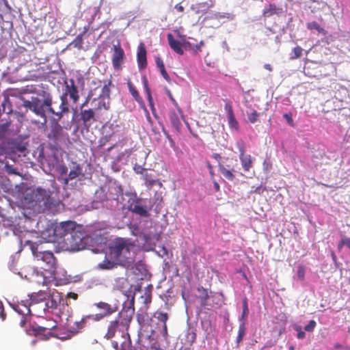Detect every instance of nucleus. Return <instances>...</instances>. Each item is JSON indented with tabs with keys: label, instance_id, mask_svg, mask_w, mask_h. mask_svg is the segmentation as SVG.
<instances>
[{
	"label": "nucleus",
	"instance_id": "1",
	"mask_svg": "<svg viewBox=\"0 0 350 350\" xmlns=\"http://www.w3.org/2000/svg\"><path fill=\"white\" fill-rule=\"evenodd\" d=\"M49 189L38 187L27 193L25 201L29 208L34 213L49 212L55 214L62 205L60 200L51 196Z\"/></svg>",
	"mask_w": 350,
	"mask_h": 350
},
{
	"label": "nucleus",
	"instance_id": "2",
	"mask_svg": "<svg viewBox=\"0 0 350 350\" xmlns=\"http://www.w3.org/2000/svg\"><path fill=\"white\" fill-rule=\"evenodd\" d=\"M136 245L130 239L116 238L109 246L108 257L118 265L129 266L135 260Z\"/></svg>",
	"mask_w": 350,
	"mask_h": 350
},
{
	"label": "nucleus",
	"instance_id": "3",
	"mask_svg": "<svg viewBox=\"0 0 350 350\" xmlns=\"http://www.w3.org/2000/svg\"><path fill=\"white\" fill-rule=\"evenodd\" d=\"M77 228L75 221L68 220L59 223L52 224L51 228H47L41 231V237L48 243H64L66 237H68L71 232H73Z\"/></svg>",
	"mask_w": 350,
	"mask_h": 350
},
{
	"label": "nucleus",
	"instance_id": "4",
	"mask_svg": "<svg viewBox=\"0 0 350 350\" xmlns=\"http://www.w3.org/2000/svg\"><path fill=\"white\" fill-rule=\"evenodd\" d=\"M43 100L37 96H32L31 100H23V107L34 113L46 122V113H53L52 107L53 98L50 93L44 92Z\"/></svg>",
	"mask_w": 350,
	"mask_h": 350
},
{
	"label": "nucleus",
	"instance_id": "5",
	"mask_svg": "<svg viewBox=\"0 0 350 350\" xmlns=\"http://www.w3.org/2000/svg\"><path fill=\"white\" fill-rule=\"evenodd\" d=\"M30 248L34 258L40 262V267L50 273L55 271L57 260L53 252L42 251L39 249V245L36 243H30Z\"/></svg>",
	"mask_w": 350,
	"mask_h": 350
},
{
	"label": "nucleus",
	"instance_id": "6",
	"mask_svg": "<svg viewBox=\"0 0 350 350\" xmlns=\"http://www.w3.org/2000/svg\"><path fill=\"white\" fill-rule=\"evenodd\" d=\"M132 319V317L126 315L125 318L123 319H121L120 313L118 314V316L114 319L109 321L107 325L106 332L104 335V338L106 340H111L116 336L117 333H121L122 340L119 342V345L122 341H123V334H129L127 332H124L122 329H128L129 327V324Z\"/></svg>",
	"mask_w": 350,
	"mask_h": 350
},
{
	"label": "nucleus",
	"instance_id": "7",
	"mask_svg": "<svg viewBox=\"0 0 350 350\" xmlns=\"http://www.w3.org/2000/svg\"><path fill=\"white\" fill-rule=\"evenodd\" d=\"M94 306L100 312L91 314L92 322H100L105 318H108L119 310L118 304H110L105 301H100L94 304Z\"/></svg>",
	"mask_w": 350,
	"mask_h": 350
},
{
	"label": "nucleus",
	"instance_id": "8",
	"mask_svg": "<svg viewBox=\"0 0 350 350\" xmlns=\"http://www.w3.org/2000/svg\"><path fill=\"white\" fill-rule=\"evenodd\" d=\"M83 234L81 232L74 230L64 240V246L66 250L72 251H78L83 247Z\"/></svg>",
	"mask_w": 350,
	"mask_h": 350
},
{
	"label": "nucleus",
	"instance_id": "9",
	"mask_svg": "<svg viewBox=\"0 0 350 350\" xmlns=\"http://www.w3.org/2000/svg\"><path fill=\"white\" fill-rule=\"evenodd\" d=\"M92 321V315L88 314L83 316L81 319L75 321H68L67 327L68 330L72 333H79L81 329L89 325Z\"/></svg>",
	"mask_w": 350,
	"mask_h": 350
},
{
	"label": "nucleus",
	"instance_id": "10",
	"mask_svg": "<svg viewBox=\"0 0 350 350\" xmlns=\"http://www.w3.org/2000/svg\"><path fill=\"white\" fill-rule=\"evenodd\" d=\"M57 323L55 321H52L51 326H40L36 325L33 327V331L34 334L37 337H40L42 340H48L52 336V330L56 328Z\"/></svg>",
	"mask_w": 350,
	"mask_h": 350
},
{
	"label": "nucleus",
	"instance_id": "11",
	"mask_svg": "<svg viewBox=\"0 0 350 350\" xmlns=\"http://www.w3.org/2000/svg\"><path fill=\"white\" fill-rule=\"evenodd\" d=\"M65 97L72 100L74 104H77L79 100V94L77 87L75 85V81L72 79L69 80V83L65 81V90L64 92L61 94Z\"/></svg>",
	"mask_w": 350,
	"mask_h": 350
},
{
	"label": "nucleus",
	"instance_id": "12",
	"mask_svg": "<svg viewBox=\"0 0 350 350\" xmlns=\"http://www.w3.org/2000/svg\"><path fill=\"white\" fill-rule=\"evenodd\" d=\"M59 98L61 103L59 106V111H56L53 109V113H51V114L57 117V120H60L64 115L70 112V104L68 98L60 95Z\"/></svg>",
	"mask_w": 350,
	"mask_h": 350
},
{
	"label": "nucleus",
	"instance_id": "13",
	"mask_svg": "<svg viewBox=\"0 0 350 350\" xmlns=\"http://www.w3.org/2000/svg\"><path fill=\"white\" fill-rule=\"evenodd\" d=\"M239 159L241 162L242 167L245 172H248L252 167L254 159L250 154H245V147L243 144L239 146Z\"/></svg>",
	"mask_w": 350,
	"mask_h": 350
},
{
	"label": "nucleus",
	"instance_id": "14",
	"mask_svg": "<svg viewBox=\"0 0 350 350\" xmlns=\"http://www.w3.org/2000/svg\"><path fill=\"white\" fill-rule=\"evenodd\" d=\"M124 53L120 46H113V53L112 56V63L115 69L119 70L123 62Z\"/></svg>",
	"mask_w": 350,
	"mask_h": 350
},
{
	"label": "nucleus",
	"instance_id": "15",
	"mask_svg": "<svg viewBox=\"0 0 350 350\" xmlns=\"http://www.w3.org/2000/svg\"><path fill=\"white\" fill-rule=\"evenodd\" d=\"M49 297V295L45 291H39L38 293H33L29 295V303L31 304V307L34 308L38 304H42L46 300V298Z\"/></svg>",
	"mask_w": 350,
	"mask_h": 350
},
{
	"label": "nucleus",
	"instance_id": "16",
	"mask_svg": "<svg viewBox=\"0 0 350 350\" xmlns=\"http://www.w3.org/2000/svg\"><path fill=\"white\" fill-rule=\"evenodd\" d=\"M80 119L85 127H90L92 122L96 121L95 113L93 109H82L80 113Z\"/></svg>",
	"mask_w": 350,
	"mask_h": 350
},
{
	"label": "nucleus",
	"instance_id": "17",
	"mask_svg": "<svg viewBox=\"0 0 350 350\" xmlns=\"http://www.w3.org/2000/svg\"><path fill=\"white\" fill-rule=\"evenodd\" d=\"M137 60L139 69H144L147 66L146 49L144 43L138 46Z\"/></svg>",
	"mask_w": 350,
	"mask_h": 350
},
{
	"label": "nucleus",
	"instance_id": "18",
	"mask_svg": "<svg viewBox=\"0 0 350 350\" xmlns=\"http://www.w3.org/2000/svg\"><path fill=\"white\" fill-rule=\"evenodd\" d=\"M31 304L29 300H22L13 306L14 310L22 316H29L31 314Z\"/></svg>",
	"mask_w": 350,
	"mask_h": 350
},
{
	"label": "nucleus",
	"instance_id": "19",
	"mask_svg": "<svg viewBox=\"0 0 350 350\" xmlns=\"http://www.w3.org/2000/svg\"><path fill=\"white\" fill-rule=\"evenodd\" d=\"M122 336L124 340L120 342V347L118 341H113L111 342L113 348L116 350H131L132 345L129 334H123Z\"/></svg>",
	"mask_w": 350,
	"mask_h": 350
},
{
	"label": "nucleus",
	"instance_id": "20",
	"mask_svg": "<svg viewBox=\"0 0 350 350\" xmlns=\"http://www.w3.org/2000/svg\"><path fill=\"white\" fill-rule=\"evenodd\" d=\"M154 317L158 320V321L162 323L163 336H167V327L166 323L168 320L167 313L161 311H156L154 314Z\"/></svg>",
	"mask_w": 350,
	"mask_h": 350
},
{
	"label": "nucleus",
	"instance_id": "21",
	"mask_svg": "<svg viewBox=\"0 0 350 350\" xmlns=\"http://www.w3.org/2000/svg\"><path fill=\"white\" fill-rule=\"evenodd\" d=\"M167 38L169 45L172 50H174L178 55H183L184 53L181 42L177 40H175L172 33H168Z\"/></svg>",
	"mask_w": 350,
	"mask_h": 350
},
{
	"label": "nucleus",
	"instance_id": "22",
	"mask_svg": "<svg viewBox=\"0 0 350 350\" xmlns=\"http://www.w3.org/2000/svg\"><path fill=\"white\" fill-rule=\"evenodd\" d=\"M179 113H176L174 110H170L169 112V119L170 123L173 128L177 131H180L182 126L179 118ZM180 115L183 116V113Z\"/></svg>",
	"mask_w": 350,
	"mask_h": 350
},
{
	"label": "nucleus",
	"instance_id": "23",
	"mask_svg": "<svg viewBox=\"0 0 350 350\" xmlns=\"http://www.w3.org/2000/svg\"><path fill=\"white\" fill-rule=\"evenodd\" d=\"M282 10V8H278L274 3H269L268 7L264 9L262 16L265 18L269 17L274 14H280Z\"/></svg>",
	"mask_w": 350,
	"mask_h": 350
},
{
	"label": "nucleus",
	"instance_id": "24",
	"mask_svg": "<svg viewBox=\"0 0 350 350\" xmlns=\"http://www.w3.org/2000/svg\"><path fill=\"white\" fill-rule=\"evenodd\" d=\"M58 303H59V301L57 300L56 298H55L53 296L49 297V296L46 298V300L45 301V302L42 304V306H40V308H42L43 311L45 312V310L46 309H49V308L55 309V308H57V307L58 306Z\"/></svg>",
	"mask_w": 350,
	"mask_h": 350
},
{
	"label": "nucleus",
	"instance_id": "25",
	"mask_svg": "<svg viewBox=\"0 0 350 350\" xmlns=\"http://www.w3.org/2000/svg\"><path fill=\"white\" fill-rule=\"evenodd\" d=\"M152 286L149 285L144 289V293L140 297L146 306H148L152 301Z\"/></svg>",
	"mask_w": 350,
	"mask_h": 350
},
{
	"label": "nucleus",
	"instance_id": "26",
	"mask_svg": "<svg viewBox=\"0 0 350 350\" xmlns=\"http://www.w3.org/2000/svg\"><path fill=\"white\" fill-rule=\"evenodd\" d=\"M82 174V168L79 164L73 163L72 168L68 174V177L66 178V182L68 180H73L77 178L79 175Z\"/></svg>",
	"mask_w": 350,
	"mask_h": 350
},
{
	"label": "nucleus",
	"instance_id": "27",
	"mask_svg": "<svg viewBox=\"0 0 350 350\" xmlns=\"http://www.w3.org/2000/svg\"><path fill=\"white\" fill-rule=\"evenodd\" d=\"M198 291L200 293V295L198 297L200 306L202 307H205L207 305V301L209 298L208 291L203 287L198 288Z\"/></svg>",
	"mask_w": 350,
	"mask_h": 350
},
{
	"label": "nucleus",
	"instance_id": "28",
	"mask_svg": "<svg viewBox=\"0 0 350 350\" xmlns=\"http://www.w3.org/2000/svg\"><path fill=\"white\" fill-rule=\"evenodd\" d=\"M117 262L114 259H111L108 257V254L106 256L105 260L99 264V267L102 269H111L115 267Z\"/></svg>",
	"mask_w": 350,
	"mask_h": 350
},
{
	"label": "nucleus",
	"instance_id": "29",
	"mask_svg": "<svg viewBox=\"0 0 350 350\" xmlns=\"http://www.w3.org/2000/svg\"><path fill=\"white\" fill-rule=\"evenodd\" d=\"M127 86L130 93L135 98V100L139 104L143 103V100L140 96L138 91L136 90V88L134 87V85H133L132 82L130 80H129L127 82Z\"/></svg>",
	"mask_w": 350,
	"mask_h": 350
},
{
	"label": "nucleus",
	"instance_id": "30",
	"mask_svg": "<svg viewBox=\"0 0 350 350\" xmlns=\"http://www.w3.org/2000/svg\"><path fill=\"white\" fill-rule=\"evenodd\" d=\"M142 83L144 85V88L147 94V98L149 103V105H152L154 104L153 98L152 97L151 91L148 86V80L146 76H143L142 77Z\"/></svg>",
	"mask_w": 350,
	"mask_h": 350
},
{
	"label": "nucleus",
	"instance_id": "31",
	"mask_svg": "<svg viewBox=\"0 0 350 350\" xmlns=\"http://www.w3.org/2000/svg\"><path fill=\"white\" fill-rule=\"evenodd\" d=\"M105 100V98H100V97H98V98H94L93 100V102L97 101L96 107H95V109L96 110H100L102 109L108 110L109 109V102H106Z\"/></svg>",
	"mask_w": 350,
	"mask_h": 350
},
{
	"label": "nucleus",
	"instance_id": "32",
	"mask_svg": "<svg viewBox=\"0 0 350 350\" xmlns=\"http://www.w3.org/2000/svg\"><path fill=\"white\" fill-rule=\"evenodd\" d=\"M228 123L230 129L236 131H239V124L234 114L228 116Z\"/></svg>",
	"mask_w": 350,
	"mask_h": 350
},
{
	"label": "nucleus",
	"instance_id": "33",
	"mask_svg": "<svg viewBox=\"0 0 350 350\" xmlns=\"http://www.w3.org/2000/svg\"><path fill=\"white\" fill-rule=\"evenodd\" d=\"M131 211L142 216V217H147L148 216V211L146 209L145 207L141 206V205H139V204H135L133 205V206L131 208Z\"/></svg>",
	"mask_w": 350,
	"mask_h": 350
},
{
	"label": "nucleus",
	"instance_id": "34",
	"mask_svg": "<svg viewBox=\"0 0 350 350\" xmlns=\"http://www.w3.org/2000/svg\"><path fill=\"white\" fill-rule=\"evenodd\" d=\"M245 331H246L245 325V323L243 322L239 326L238 335H237V340H236V342L238 346L239 345L240 342L243 340L244 336L245 334Z\"/></svg>",
	"mask_w": 350,
	"mask_h": 350
},
{
	"label": "nucleus",
	"instance_id": "35",
	"mask_svg": "<svg viewBox=\"0 0 350 350\" xmlns=\"http://www.w3.org/2000/svg\"><path fill=\"white\" fill-rule=\"evenodd\" d=\"M219 170L222 174V175L228 180H234V175L232 174L231 171L227 170L222 164H219Z\"/></svg>",
	"mask_w": 350,
	"mask_h": 350
},
{
	"label": "nucleus",
	"instance_id": "36",
	"mask_svg": "<svg viewBox=\"0 0 350 350\" xmlns=\"http://www.w3.org/2000/svg\"><path fill=\"white\" fill-rule=\"evenodd\" d=\"M111 82L109 81L108 84H105V85H103V87L102 88V90H101V92L98 97H100V98H105L107 100H109L110 98L111 90H110L109 86L111 85Z\"/></svg>",
	"mask_w": 350,
	"mask_h": 350
},
{
	"label": "nucleus",
	"instance_id": "37",
	"mask_svg": "<svg viewBox=\"0 0 350 350\" xmlns=\"http://www.w3.org/2000/svg\"><path fill=\"white\" fill-rule=\"evenodd\" d=\"M11 123L12 122L10 120L7 121L3 124H0V139H3L5 136L11 125Z\"/></svg>",
	"mask_w": 350,
	"mask_h": 350
},
{
	"label": "nucleus",
	"instance_id": "38",
	"mask_svg": "<svg viewBox=\"0 0 350 350\" xmlns=\"http://www.w3.org/2000/svg\"><path fill=\"white\" fill-rule=\"evenodd\" d=\"M306 27L310 30L315 29L319 33L324 32V29L316 21L308 23Z\"/></svg>",
	"mask_w": 350,
	"mask_h": 350
},
{
	"label": "nucleus",
	"instance_id": "39",
	"mask_svg": "<svg viewBox=\"0 0 350 350\" xmlns=\"http://www.w3.org/2000/svg\"><path fill=\"white\" fill-rule=\"evenodd\" d=\"M258 118L259 113L256 110H253L251 113H247L248 121L252 124L256 122Z\"/></svg>",
	"mask_w": 350,
	"mask_h": 350
},
{
	"label": "nucleus",
	"instance_id": "40",
	"mask_svg": "<svg viewBox=\"0 0 350 350\" xmlns=\"http://www.w3.org/2000/svg\"><path fill=\"white\" fill-rule=\"evenodd\" d=\"M344 245H346L350 249V238L347 237H342L340 241L338 244V249L340 250Z\"/></svg>",
	"mask_w": 350,
	"mask_h": 350
},
{
	"label": "nucleus",
	"instance_id": "41",
	"mask_svg": "<svg viewBox=\"0 0 350 350\" xmlns=\"http://www.w3.org/2000/svg\"><path fill=\"white\" fill-rule=\"evenodd\" d=\"M142 175L147 186H152L156 183L157 181L155 180L150 178L151 176L148 173L147 170H146V172H144Z\"/></svg>",
	"mask_w": 350,
	"mask_h": 350
},
{
	"label": "nucleus",
	"instance_id": "42",
	"mask_svg": "<svg viewBox=\"0 0 350 350\" xmlns=\"http://www.w3.org/2000/svg\"><path fill=\"white\" fill-rule=\"evenodd\" d=\"M302 48L299 46L295 47L293 49V55L291 57V59H295L300 57L302 55Z\"/></svg>",
	"mask_w": 350,
	"mask_h": 350
},
{
	"label": "nucleus",
	"instance_id": "43",
	"mask_svg": "<svg viewBox=\"0 0 350 350\" xmlns=\"http://www.w3.org/2000/svg\"><path fill=\"white\" fill-rule=\"evenodd\" d=\"M306 269L304 265H299L297 268V275L299 280H304L305 278Z\"/></svg>",
	"mask_w": 350,
	"mask_h": 350
},
{
	"label": "nucleus",
	"instance_id": "44",
	"mask_svg": "<svg viewBox=\"0 0 350 350\" xmlns=\"http://www.w3.org/2000/svg\"><path fill=\"white\" fill-rule=\"evenodd\" d=\"M249 312L247 298H245L243 301V312L241 319H245Z\"/></svg>",
	"mask_w": 350,
	"mask_h": 350
},
{
	"label": "nucleus",
	"instance_id": "45",
	"mask_svg": "<svg viewBox=\"0 0 350 350\" xmlns=\"http://www.w3.org/2000/svg\"><path fill=\"white\" fill-rule=\"evenodd\" d=\"M187 339L188 342H189L191 345L193 344L196 339V334L193 331H189L187 334Z\"/></svg>",
	"mask_w": 350,
	"mask_h": 350
},
{
	"label": "nucleus",
	"instance_id": "46",
	"mask_svg": "<svg viewBox=\"0 0 350 350\" xmlns=\"http://www.w3.org/2000/svg\"><path fill=\"white\" fill-rule=\"evenodd\" d=\"M316 325H317L316 321L314 320H310L309 321L308 324L304 327V329L306 332H311L314 329Z\"/></svg>",
	"mask_w": 350,
	"mask_h": 350
},
{
	"label": "nucleus",
	"instance_id": "47",
	"mask_svg": "<svg viewBox=\"0 0 350 350\" xmlns=\"http://www.w3.org/2000/svg\"><path fill=\"white\" fill-rule=\"evenodd\" d=\"M72 44L75 47L78 49H81L83 46V39L81 36H78L73 41Z\"/></svg>",
	"mask_w": 350,
	"mask_h": 350
},
{
	"label": "nucleus",
	"instance_id": "48",
	"mask_svg": "<svg viewBox=\"0 0 350 350\" xmlns=\"http://www.w3.org/2000/svg\"><path fill=\"white\" fill-rule=\"evenodd\" d=\"M283 117L286 119L287 123L291 126H294L295 124H294V121H293V116H292V113H284L283 114Z\"/></svg>",
	"mask_w": 350,
	"mask_h": 350
},
{
	"label": "nucleus",
	"instance_id": "49",
	"mask_svg": "<svg viewBox=\"0 0 350 350\" xmlns=\"http://www.w3.org/2000/svg\"><path fill=\"white\" fill-rule=\"evenodd\" d=\"M224 109L226 111L228 116L234 114L232 105L231 102L228 101L224 105Z\"/></svg>",
	"mask_w": 350,
	"mask_h": 350
},
{
	"label": "nucleus",
	"instance_id": "50",
	"mask_svg": "<svg viewBox=\"0 0 350 350\" xmlns=\"http://www.w3.org/2000/svg\"><path fill=\"white\" fill-rule=\"evenodd\" d=\"M5 169L9 174H18V172H17L16 169L13 167L12 165L6 164L5 166Z\"/></svg>",
	"mask_w": 350,
	"mask_h": 350
},
{
	"label": "nucleus",
	"instance_id": "51",
	"mask_svg": "<svg viewBox=\"0 0 350 350\" xmlns=\"http://www.w3.org/2000/svg\"><path fill=\"white\" fill-rule=\"evenodd\" d=\"M133 169L135 172L138 174H144V173L146 172V168H144L142 165H135Z\"/></svg>",
	"mask_w": 350,
	"mask_h": 350
},
{
	"label": "nucleus",
	"instance_id": "52",
	"mask_svg": "<svg viewBox=\"0 0 350 350\" xmlns=\"http://www.w3.org/2000/svg\"><path fill=\"white\" fill-rule=\"evenodd\" d=\"M295 330L297 332V338L299 339H303L306 337L305 332L302 330V328L300 326H297L295 327Z\"/></svg>",
	"mask_w": 350,
	"mask_h": 350
},
{
	"label": "nucleus",
	"instance_id": "53",
	"mask_svg": "<svg viewBox=\"0 0 350 350\" xmlns=\"http://www.w3.org/2000/svg\"><path fill=\"white\" fill-rule=\"evenodd\" d=\"M155 62H156L157 66L159 68L160 70L161 69L165 68V65H164L163 61L160 57H157L155 58Z\"/></svg>",
	"mask_w": 350,
	"mask_h": 350
},
{
	"label": "nucleus",
	"instance_id": "54",
	"mask_svg": "<svg viewBox=\"0 0 350 350\" xmlns=\"http://www.w3.org/2000/svg\"><path fill=\"white\" fill-rule=\"evenodd\" d=\"M0 318L4 321L6 318V314L4 311L3 303L0 301Z\"/></svg>",
	"mask_w": 350,
	"mask_h": 350
},
{
	"label": "nucleus",
	"instance_id": "55",
	"mask_svg": "<svg viewBox=\"0 0 350 350\" xmlns=\"http://www.w3.org/2000/svg\"><path fill=\"white\" fill-rule=\"evenodd\" d=\"M161 72V75L163 76V77L167 81V82H170V77L169 76V75L167 74L165 68H163V69H161L160 70Z\"/></svg>",
	"mask_w": 350,
	"mask_h": 350
},
{
	"label": "nucleus",
	"instance_id": "56",
	"mask_svg": "<svg viewBox=\"0 0 350 350\" xmlns=\"http://www.w3.org/2000/svg\"><path fill=\"white\" fill-rule=\"evenodd\" d=\"M27 319H28L27 316H22L21 317V319L20 323H19V324L21 327H25V325H26V323L27 322V320H28Z\"/></svg>",
	"mask_w": 350,
	"mask_h": 350
},
{
	"label": "nucleus",
	"instance_id": "57",
	"mask_svg": "<svg viewBox=\"0 0 350 350\" xmlns=\"http://www.w3.org/2000/svg\"><path fill=\"white\" fill-rule=\"evenodd\" d=\"M150 109H151V111H152V113L153 116L155 118H158V116L157 114V111H156V109L154 107V105L153 104L152 105H150Z\"/></svg>",
	"mask_w": 350,
	"mask_h": 350
},
{
	"label": "nucleus",
	"instance_id": "58",
	"mask_svg": "<svg viewBox=\"0 0 350 350\" xmlns=\"http://www.w3.org/2000/svg\"><path fill=\"white\" fill-rule=\"evenodd\" d=\"M175 9L179 12H183L185 10L184 7L180 3L176 4L175 5Z\"/></svg>",
	"mask_w": 350,
	"mask_h": 350
},
{
	"label": "nucleus",
	"instance_id": "59",
	"mask_svg": "<svg viewBox=\"0 0 350 350\" xmlns=\"http://www.w3.org/2000/svg\"><path fill=\"white\" fill-rule=\"evenodd\" d=\"M171 99L173 101L174 105L176 107L179 114H182L183 113V111L180 109V107L178 105V103H176V101L173 98H171Z\"/></svg>",
	"mask_w": 350,
	"mask_h": 350
},
{
	"label": "nucleus",
	"instance_id": "60",
	"mask_svg": "<svg viewBox=\"0 0 350 350\" xmlns=\"http://www.w3.org/2000/svg\"><path fill=\"white\" fill-rule=\"evenodd\" d=\"M206 165H207V167L208 168L209 170V172L211 174V176H213L214 175V172H213V167L212 165H211V163L209 162H207L206 163Z\"/></svg>",
	"mask_w": 350,
	"mask_h": 350
},
{
	"label": "nucleus",
	"instance_id": "61",
	"mask_svg": "<svg viewBox=\"0 0 350 350\" xmlns=\"http://www.w3.org/2000/svg\"><path fill=\"white\" fill-rule=\"evenodd\" d=\"M204 45V42L201 41L199 44L196 45V51H200L201 47Z\"/></svg>",
	"mask_w": 350,
	"mask_h": 350
},
{
	"label": "nucleus",
	"instance_id": "62",
	"mask_svg": "<svg viewBox=\"0 0 350 350\" xmlns=\"http://www.w3.org/2000/svg\"><path fill=\"white\" fill-rule=\"evenodd\" d=\"M213 157L215 160H217V161H220V159H221V155H220L219 154H218V153H214V154H213Z\"/></svg>",
	"mask_w": 350,
	"mask_h": 350
},
{
	"label": "nucleus",
	"instance_id": "63",
	"mask_svg": "<svg viewBox=\"0 0 350 350\" xmlns=\"http://www.w3.org/2000/svg\"><path fill=\"white\" fill-rule=\"evenodd\" d=\"M140 237L143 239V240L146 242L148 241V240L150 239V237L147 234H143L140 235Z\"/></svg>",
	"mask_w": 350,
	"mask_h": 350
},
{
	"label": "nucleus",
	"instance_id": "64",
	"mask_svg": "<svg viewBox=\"0 0 350 350\" xmlns=\"http://www.w3.org/2000/svg\"><path fill=\"white\" fill-rule=\"evenodd\" d=\"M264 68L269 71H272V67L269 64H265Z\"/></svg>",
	"mask_w": 350,
	"mask_h": 350
}]
</instances>
